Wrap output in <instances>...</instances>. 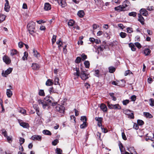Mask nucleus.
<instances>
[{"instance_id": "obj_1", "label": "nucleus", "mask_w": 154, "mask_h": 154, "mask_svg": "<svg viewBox=\"0 0 154 154\" xmlns=\"http://www.w3.org/2000/svg\"><path fill=\"white\" fill-rule=\"evenodd\" d=\"M46 99L48 101V103L51 104L56 111L61 113H63L64 111V107L63 106L57 104V102H54V100L52 97H47Z\"/></svg>"}, {"instance_id": "obj_2", "label": "nucleus", "mask_w": 154, "mask_h": 154, "mask_svg": "<svg viewBox=\"0 0 154 154\" xmlns=\"http://www.w3.org/2000/svg\"><path fill=\"white\" fill-rule=\"evenodd\" d=\"M129 4L130 3L128 1H124L122 5H120L115 7L114 9L115 11H117L119 12L125 11V8L128 6L129 5Z\"/></svg>"}, {"instance_id": "obj_3", "label": "nucleus", "mask_w": 154, "mask_h": 154, "mask_svg": "<svg viewBox=\"0 0 154 154\" xmlns=\"http://www.w3.org/2000/svg\"><path fill=\"white\" fill-rule=\"evenodd\" d=\"M35 23L33 21H30L27 25V28L30 34L33 36L34 35L35 32L34 30L35 29Z\"/></svg>"}, {"instance_id": "obj_4", "label": "nucleus", "mask_w": 154, "mask_h": 154, "mask_svg": "<svg viewBox=\"0 0 154 154\" xmlns=\"http://www.w3.org/2000/svg\"><path fill=\"white\" fill-rule=\"evenodd\" d=\"M107 105L110 109H121V106L118 104H112L110 103L109 102H107Z\"/></svg>"}, {"instance_id": "obj_5", "label": "nucleus", "mask_w": 154, "mask_h": 154, "mask_svg": "<svg viewBox=\"0 0 154 154\" xmlns=\"http://www.w3.org/2000/svg\"><path fill=\"white\" fill-rule=\"evenodd\" d=\"M49 97V96H46L45 98V101H44L42 100H38V102L39 104H42V107L44 109H45L48 106V104H51L48 103V101L46 99V98L47 97Z\"/></svg>"}, {"instance_id": "obj_6", "label": "nucleus", "mask_w": 154, "mask_h": 154, "mask_svg": "<svg viewBox=\"0 0 154 154\" xmlns=\"http://www.w3.org/2000/svg\"><path fill=\"white\" fill-rule=\"evenodd\" d=\"M89 74L87 73L85 71H82L80 73V76L83 80H86L89 77Z\"/></svg>"}, {"instance_id": "obj_7", "label": "nucleus", "mask_w": 154, "mask_h": 154, "mask_svg": "<svg viewBox=\"0 0 154 154\" xmlns=\"http://www.w3.org/2000/svg\"><path fill=\"white\" fill-rule=\"evenodd\" d=\"M12 70V68H8L4 72L3 71L2 72V75L4 77H6L7 76L10 74Z\"/></svg>"}, {"instance_id": "obj_8", "label": "nucleus", "mask_w": 154, "mask_h": 154, "mask_svg": "<svg viewBox=\"0 0 154 154\" xmlns=\"http://www.w3.org/2000/svg\"><path fill=\"white\" fill-rule=\"evenodd\" d=\"M141 15L146 17L148 15V12L146 11V9L145 8H142L139 11Z\"/></svg>"}, {"instance_id": "obj_9", "label": "nucleus", "mask_w": 154, "mask_h": 154, "mask_svg": "<svg viewBox=\"0 0 154 154\" xmlns=\"http://www.w3.org/2000/svg\"><path fill=\"white\" fill-rule=\"evenodd\" d=\"M31 139L33 140L41 141L42 140V137L40 135H34L31 137Z\"/></svg>"}, {"instance_id": "obj_10", "label": "nucleus", "mask_w": 154, "mask_h": 154, "mask_svg": "<svg viewBox=\"0 0 154 154\" xmlns=\"http://www.w3.org/2000/svg\"><path fill=\"white\" fill-rule=\"evenodd\" d=\"M19 122L20 125L23 128H29V126L28 123L24 122L22 121H19Z\"/></svg>"}, {"instance_id": "obj_11", "label": "nucleus", "mask_w": 154, "mask_h": 154, "mask_svg": "<svg viewBox=\"0 0 154 154\" xmlns=\"http://www.w3.org/2000/svg\"><path fill=\"white\" fill-rule=\"evenodd\" d=\"M3 60L6 64H9L11 62L10 58L7 56L5 55L3 58Z\"/></svg>"}, {"instance_id": "obj_12", "label": "nucleus", "mask_w": 154, "mask_h": 154, "mask_svg": "<svg viewBox=\"0 0 154 154\" xmlns=\"http://www.w3.org/2000/svg\"><path fill=\"white\" fill-rule=\"evenodd\" d=\"M138 20L141 23V24L143 25L144 24V19L141 14H138Z\"/></svg>"}, {"instance_id": "obj_13", "label": "nucleus", "mask_w": 154, "mask_h": 154, "mask_svg": "<svg viewBox=\"0 0 154 154\" xmlns=\"http://www.w3.org/2000/svg\"><path fill=\"white\" fill-rule=\"evenodd\" d=\"M6 3L5 5V10L7 12H8L9 11L10 6L9 5V3L8 1H5Z\"/></svg>"}, {"instance_id": "obj_14", "label": "nucleus", "mask_w": 154, "mask_h": 154, "mask_svg": "<svg viewBox=\"0 0 154 154\" xmlns=\"http://www.w3.org/2000/svg\"><path fill=\"white\" fill-rule=\"evenodd\" d=\"M44 8L45 11H48L51 8V6L48 3H46L44 5Z\"/></svg>"}, {"instance_id": "obj_15", "label": "nucleus", "mask_w": 154, "mask_h": 154, "mask_svg": "<svg viewBox=\"0 0 154 154\" xmlns=\"http://www.w3.org/2000/svg\"><path fill=\"white\" fill-rule=\"evenodd\" d=\"M59 5L62 7H64L66 5V1H57Z\"/></svg>"}, {"instance_id": "obj_16", "label": "nucleus", "mask_w": 154, "mask_h": 154, "mask_svg": "<svg viewBox=\"0 0 154 154\" xmlns=\"http://www.w3.org/2000/svg\"><path fill=\"white\" fill-rule=\"evenodd\" d=\"M33 53L34 57H36L37 58H38L40 56L39 53L35 49H33Z\"/></svg>"}, {"instance_id": "obj_17", "label": "nucleus", "mask_w": 154, "mask_h": 154, "mask_svg": "<svg viewBox=\"0 0 154 154\" xmlns=\"http://www.w3.org/2000/svg\"><path fill=\"white\" fill-rule=\"evenodd\" d=\"M100 109L103 111L106 112L107 111V107L104 104H101L100 106Z\"/></svg>"}, {"instance_id": "obj_18", "label": "nucleus", "mask_w": 154, "mask_h": 154, "mask_svg": "<svg viewBox=\"0 0 154 154\" xmlns=\"http://www.w3.org/2000/svg\"><path fill=\"white\" fill-rule=\"evenodd\" d=\"M32 69L34 70H37L39 68V65L36 63H33L32 64Z\"/></svg>"}, {"instance_id": "obj_19", "label": "nucleus", "mask_w": 154, "mask_h": 154, "mask_svg": "<svg viewBox=\"0 0 154 154\" xmlns=\"http://www.w3.org/2000/svg\"><path fill=\"white\" fill-rule=\"evenodd\" d=\"M107 46L106 45H102L101 46L97 48L98 51H103L104 49H106Z\"/></svg>"}, {"instance_id": "obj_20", "label": "nucleus", "mask_w": 154, "mask_h": 154, "mask_svg": "<svg viewBox=\"0 0 154 154\" xmlns=\"http://www.w3.org/2000/svg\"><path fill=\"white\" fill-rule=\"evenodd\" d=\"M74 70L76 71V72L74 73V75L77 76V77H79L80 76V73L79 72V68H75L74 69Z\"/></svg>"}, {"instance_id": "obj_21", "label": "nucleus", "mask_w": 154, "mask_h": 154, "mask_svg": "<svg viewBox=\"0 0 154 154\" xmlns=\"http://www.w3.org/2000/svg\"><path fill=\"white\" fill-rule=\"evenodd\" d=\"M143 115L145 117L148 118H152L153 117L151 114L148 112H144Z\"/></svg>"}, {"instance_id": "obj_22", "label": "nucleus", "mask_w": 154, "mask_h": 154, "mask_svg": "<svg viewBox=\"0 0 154 154\" xmlns=\"http://www.w3.org/2000/svg\"><path fill=\"white\" fill-rule=\"evenodd\" d=\"M77 14L79 17L82 18L84 16L85 14L83 11L80 10L78 12Z\"/></svg>"}, {"instance_id": "obj_23", "label": "nucleus", "mask_w": 154, "mask_h": 154, "mask_svg": "<svg viewBox=\"0 0 154 154\" xmlns=\"http://www.w3.org/2000/svg\"><path fill=\"white\" fill-rule=\"evenodd\" d=\"M6 94L8 97H11L12 95V91H11L10 89H7V90Z\"/></svg>"}, {"instance_id": "obj_24", "label": "nucleus", "mask_w": 154, "mask_h": 154, "mask_svg": "<svg viewBox=\"0 0 154 154\" xmlns=\"http://www.w3.org/2000/svg\"><path fill=\"white\" fill-rule=\"evenodd\" d=\"M6 16L4 14H0V23L3 21L5 19Z\"/></svg>"}, {"instance_id": "obj_25", "label": "nucleus", "mask_w": 154, "mask_h": 154, "mask_svg": "<svg viewBox=\"0 0 154 154\" xmlns=\"http://www.w3.org/2000/svg\"><path fill=\"white\" fill-rule=\"evenodd\" d=\"M52 80L48 79L46 82V85L47 86H51L53 84Z\"/></svg>"}, {"instance_id": "obj_26", "label": "nucleus", "mask_w": 154, "mask_h": 154, "mask_svg": "<svg viewBox=\"0 0 154 154\" xmlns=\"http://www.w3.org/2000/svg\"><path fill=\"white\" fill-rule=\"evenodd\" d=\"M151 52V51L148 48L145 49L144 51V53L146 56L149 55Z\"/></svg>"}, {"instance_id": "obj_27", "label": "nucleus", "mask_w": 154, "mask_h": 154, "mask_svg": "<svg viewBox=\"0 0 154 154\" xmlns=\"http://www.w3.org/2000/svg\"><path fill=\"white\" fill-rule=\"evenodd\" d=\"M109 72L110 73H112L114 72L116 70V68L113 66H110L109 67Z\"/></svg>"}, {"instance_id": "obj_28", "label": "nucleus", "mask_w": 154, "mask_h": 154, "mask_svg": "<svg viewBox=\"0 0 154 154\" xmlns=\"http://www.w3.org/2000/svg\"><path fill=\"white\" fill-rule=\"evenodd\" d=\"M17 53V51L15 49H12L11 51V55L13 56L14 55L16 54Z\"/></svg>"}, {"instance_id": "obj_29", "label": "nucleus", "mask_w": 154, "mask_h": 154, "mask_svg": "<svg viewBox=\"0 0 154 154\" xmlns=\"http://www.w3.org/2000/svg\"><path fill=\"white\" fill-rule=\"evenodd\" d=\"M38 95L42 96H45V94L43 90L41 89L38 92Z\"/></svg>"}, {"instance_id": "obj_30", "label": "nucleus", "mask_w": 154, "mask_h": 154, "mask_svg": "<svg viewBox=\"0 0 154 154\" xmlns=\"http://www.w3.org/2000/svg\"><path fill=\"white\" fill-rule=\"evenodd\" d=\"M43 133L46 135H51V132L48 130H44L43 131Z\"/></svg>"}, {"instance_id": "obj_31", "label": "nucleus", "mask_w": 154, "mask_h": 154, "mask_svg": "<svg viewBox=\"0 0 154 154\" xmlns=\"http://www.w3.org/2000/svg\"><path fill=\"white\" fill-rule=\"evenodd\" d=\"M129 47L131 48V49L133 51H134L136 50L135 46L132 43H130L129 45Z\"/></svg>"}, {"instance_id": "obj_32", "label": "nucleus", "mask_w": 154, "mask_h": 154, "mask_svg": "<svg viewBox=\"0 0 154 154\" xmlns=\"http://www.w3.org/2000/svg\"><path fill=\"white\" fill-rule=\"evenodd\" d=\"M119 35L121 38H124L126 36L127 34L125 33L121 32L120 33Z\"/></svg>"}, {"instance_id": "obj_33", "label": "nucleus", "mask_w": 154, "mask_h": 154, "mask_svg": "<svg viewBox=\"0 0 154 154\" xmlns=\"http://www.w3.org/2000/svg\"><path fill=\"white\" fill-rule=\"evenodd\" d=\"M149 105L152 107L154 106V100L152 98H150L149 100Z\"/></svg>"}, {"instance_id": "obj_34", "label": "nucleus", "mask_w": 154, "mask_h": 154, "mask_svg": "<svg viewBox=\"0 0 154 154\" xmlns=\"http://www.w3.org/2000/svg\"><path fill=\"white\" fill-rule=\"evenodd\" d=\"M55 152L57 154H61L62 150L60 148H57L55 150Z\"/></svg>"}, {"instance_id": "obj_35", "label": "nucleus", "mask_w": 154, "mask_h": 154, "mask_svg": "<svg viewBox=\"0 0 154 154\" xmlns=\"http://www.w3.org/2000/svg\"><path fill=\"white\" fill-rule=\"evenodd\" d=\"M137 14L136 12H132L129 13L128 15L130 16H132L133 17H135L137 15Z\"/></svg>"}, {"instance_id": "obj_36", "label": "nucleus", "mask_w": 154, "mask_h": 154, "mask_svg": "<svg viewBox=\"0 0 154 154\" xmlns=\"http://www.w3.org/2000/svg\"><path fill=\"white\" fill-rule=\"evenodd\" d=\"M94 75L96 76L99 77L100 76L99 73V71L98 69L95 70H94Z\"/></svg>"}, {"instance_id": "obj_37", "label": "nucleus", "mask_w": 154, "mask_h": 154, "mask_svg": "<svg viewBox=\"0 0 154 154\" xmlns=\"http://www.w3.org/2000/svg\"><path fill=\"white\" fill-rule=\"evenodd\" d=\"M132 111L129 109H126L123 111V112L127 115H128L129 113L132 112Z\"/></svg>"}, {"instance_id": "obj_38", "label": "nucleus", "mask_w": 154, "mask_h": 154, "mask_svg": "<svg viewBox=\"0 0 154 154\" xmlns=\"http://www.w3.org/2000/svg\"><path fill=\"white\" fill-rule=\"evenodd\" d=\"M84 64L86 68H89L90 66V63L88 61H85L84 63Z\"/></svg>"}, {"instance_id": "obj_39", "label": "nucleus", "mask_w": 154, "mask_h": 154, "mask_svg": "<svg viewBox=\"0 0 154 154\" xmlns=\"http://www.w3.org/2000/svg\"><path fill=\"white\" fill-rule=\"evenodd\" d=\"M74 23V21L71 20H70L68 22V24L69 26H72Z\"/></svg>"}, {"instance_id": "obj_40", "label": "nucleus", "mask_w": 154, "mask_h": 154, "mask_svg": "<svg viewBox=\"0 0 154 154\" xmlns=\"http://www.w3.org/2000/svg\"><path fill=\"white\" fill-rule=\"evenodd\" d=\"M81 56L82 57V61H84L87 58V56L84 53L82 54Z\"/></svg>"}, {"instance_id": "obj_41", "label": "nucleus", "mask_w": 154, "mask_h": 154, "mask_svg": "<svg viewBox=\"0 0 154 154\" xmlns=\"http://www.w3.org/2000/svg\"><path fill=\"white\" fill-rule=\"evenodd\" d=\"M127 32L129 33H131L133 32V29L132 28L128 27L126 29Z\"/></svg>"}, {"instance_id": "obj_42", "label": "nucleus", "mask_w": 154, "mask_h": 154, "mask_svg": "<svg viewBox=\"0 0 154 154\" xmlns=\"http://www.w3.org/2000/svg\"><path fill=\"white\" fill-rule=\"evenodd\" d=\"M87 126L86 122H83L82 124L80 125V127L81 128H84Z\"/></svg>"}, {"instance_id": "obj_43", "label": "nucleus", "mask_w": 154, "mask_h": 154, "mask_svg": "<svg viewBox=\"0 0 154 154\" xmlns=\"http://www.w3.org/2000/svg\"><path fill=\"white\" fill-rule=\"evenodd\" d=\"M95 119L96 121H97L98 122H102L103 120V118L102 117H96L95 118Z\"/></svg>"}, {"instance_id": "obj_44", "label": "nucleus", "mask_w": 154, "mask_h": 154, "mask_svg": "<svg viewBox=\"0 0 154 154\" xmlns=\"http://www.w3.org/2000/svg\"><path fill=\"white\" fill-rule=\"evenodd\" d=\"M137 123L138 125H143L144 123L143 121L139 119L137 121Z\"/></svg>"}, {"instance_id": "obj_45", "label": "nucleus", "mask_w": 154, "mask_h": 154, "mask_svg": "<svg viewBox=\"0 0 154 154\" xmlns=\"http://www.w3.org/2000/svg\"><path fill=\"white\" fill-rule=\"evenodd\" d=\"M19 112L21 113L22 114H26V110L22 108H20V110H19Z\"/></svg>"}, {"instance_id": "obj_46", "label": "nucleus", "mask_w": 154, "mask_h": 154, "mask_svg": "<svg viewBox=\"0 0 154 154\" xmlns=\"http://www.w3.org/2000/svg\"><path fill=\"white\" fill-rule=\"evenodd\" d=\"M59 143V140L57 139H55L52 142V144L54 146H56Z\"/></svg>"}, {"instance_id": "obj_47", "label": "nucleus", "mask_w": 154, "mask_h": 154, "mask_svg": "<svg viewBox=\"0 0 154 154\" xmlns=\"http://www.w3.org/2000/svg\"><path fill=\"white\" fill-rule=\"evenodd\" d=\"M129 101L128 100H126L123 101L122 103L124 105H126L129 103Z\"/></svg>"}, {"instance_id": "obj_48", "label": "nucleus", "mask_w": 154, "mask_h": 154, "mask_svg": "<svg viewBox=\"0 0 154 154\" xmlns=\"http://www.w3.org/2000/svg\"><path fill=\"white\" fill-rule=\"evenodd\" d=\"M128 117L131 119H133L134 117L133 113L131 112L130 113H129L128 115Z\"/></svg>"}, {"instance_id": "obj_49", "label": "nucleus", "mask_w": 154, "mask_h": 154, "mask_svg": "<svg viewBox=\"0 0 154 154\" xmlns=\"http://www.w3.org/2000/svg\"><path fill=\"white\" fill-rule=\"evenodd\" d=\"M59 79L57 77H56L54 80V84L57 85L59 84Z\"/></svg>"}, {"instance_id": "obj_50", "label": "nucleus", "mask_w": 154, "mask_h": 154, "mask_svg": "<svg viewBox=\"0 0 154 154\" xmlns=\"http://www.w3.org/2000/svg\"><path fill=\"white\" fill-rule=\"evenodd\" d=\"M19 141L20 142V145H22L25 142V139L22 137H20Z\"/></svg>"}, {"instance_id": "obj_51", "label": "nucleus", "mask_w": 154, "mask_h": 154, "mask_svg": "<svg viewBox=\"0 0 154 154\" xmlns=\"http://www.w3.org/2000/svg\"><path fill=\"white\" fill-rule=\"evenodd\" d=\"M81 58L80 57H77L75 60V62L76 63H79L80 62L81 60Z\"/></svg>"}, {"instance_id": "obj_52", "label": "nucleus", "mask_w": 154, "mask_h": 154, "mask_svg": "<svg viewBox=\"0 0 154 154\" xmlns=\"http://www.w3.org/2000/svg\"><path fill=\"white\" fill-rule=\"evenodd\" d=\"M7 141L9 143H11L12 142V137H9L7 136L6 137Z\"/></svg>"}, {"instance_id": "obj_53", "label": "nucleus", "mask_w": 154, "mask_h": 154, "mask_svg": "<svg viewBox=\"0 0 154 154\" xmlns=\"http://www.w3.org/2000/svg\"><path fill=\"white\" fill-rule=\"evenodd\" d=\"M49 91L50 94L55 93V91L54 90L52 87H51L49 88Z\"/></svg>"}, {"instance_id": "obj_54", "label": "nucleus", "mask_w": 154, "mask_h": 154, "mask_svg": "<svg viewBox=\"0 0 154 154\" xmlns=\"http://www.w3.org/2000/svg\"><path fill=\"white\" fill-rule=\"evenodd\" d=\"M56 35H54L52 38V44H54V43L56 42Z\"/></svg>"}, {"instance_id": "obj_55", "label": "nucleus", "mask_w": 154, "mask_h": 154, "mask_svg": "<svg viewBox=\"0 0 154 154\" xmlns=\"http://www.w3.org/2000/svg\"><path fill=\"white\" fill-rule=\"evenodd\" d=\"M81 120L83 121V122H86L87 118L85 116H82L81 118Z\"/></svg>"}, {"instance_id": "obj_56", "label": "nucleus", "mask_w": 154, "mask_h": 154, "mask_svg": "<svg viewBox=\"0 0 154 154\" xmlns=\"http://www.w3.org/2000/svg\"><path fill=\"white\" fill-rule=\"evenodd\" d=\"M120 82L119 81H113L112 82V84L113 85H119V83Z\"/></svg>"}, {"instance_id": "obj_57", "label": "nucleus", "mask_w": 154, "mask_h": 154, "mask_svg": "<svg viewBox=\"0 0 154 154\" xmlns=\"http://www.w3.org/2000/svg\"><path fill=\"white\" fill-rule=\"evenodd\" d=\"M131 101H134L136 99V97L135 95H133L131 97Z\"/></svg>"}, {"instance_id": "obj_58", "label": "nucleus", "mask_w": 154, "mask_h": 154, "mask_svg": "<svg viewBox=\"0 0 154 154\" xmlns=\"http://www.w3.org/2000/svg\"><path fill=\"white\" fill-rule=\"evenodd\" d=\"M122 138L123 140H127V137L124 132H122Z\"/></svg>"}, {"instance_id": "obj_59", "label": "nucleus", "mask_w": 154, "mask_h": 154, "mask_svg": "<svg viewBox=\"0 0 154 154\" xmlns=\"http://www.w3.org/2000/svg\"><path fill=\"white\" fill-rule=\"evenodd\" d=\"M128 150L131 153V152H133L134 150L135 149L133 147H130L128 148Z\"/></svg>"}, {"instance_id": "obj_60", "label": "nucleus", "mask_w": 154, "mask_h": 154, "mask_svg": "<svg viewBox=\"0 0 154 154\" xmlns=\"http://www.w3.org/2000/svg\"><path fill=\"white\" fill-rule=\"evenodd\" d=\"M134 44L139 49L141 47V45L138 42H136Z\"/></svg>"}, {"instance_id": "obj_61", "label": "nucleus", "mask_w": 154, "mask_h": 154, "mask_svg": "<svg viewBox=\"0 0 154 154\" xmlns=\"http://www.w3.org/2000/svg\"><path fill=\"white\" fill-rule=\"evenodd\" d=\"M24 45V44L23 43V42H19L18 43L19 47L20 48H21L23 47V45Z\"/></svg>"}, {"instance_id": "obj_62", "label": "nucleus", "mask_w": 154, "mask_h": 154, "mask_svg": "<svg viewBox=\"0 0 154 154\" xmlns=\"http://www.w3.org/2000/svg\"><path fill=\"white\" fill-rule=\"evenodd\" d=\"M2 134L6 137L8 136L7 131L5 130H3L2 131Z\"/></svg>"}, {"instance_id": "obj_63", "label": "nucleus", "mask_w": 154, "mask_h": 154, "mask_svg": "<svg viewBox=\"0 0 154 154\" xmlns=\"http://www.w3.org/2000/svg\"><path fill=\"white\" fill-rule=\"evenodd\" d=\"M133 128L134 129L137 130L139 128V126L136 123H134Z\"/></svg>"}, {"instance_id": "obj_64", "label": "nucleus", "mask_w": 154, "mask_h": 154, "mask_svg": "<svg viewBox=\"0 0 154 154\" xmlns=\"http://www.w3.org/2000/svg\"><path fill=\"white\" fill-rule=\"evenodd\" d=\"M118 26L119 27L121 28L122 29H123L125 27L121 23H119L118 24Z\"/></svg>"}]
</instances>
